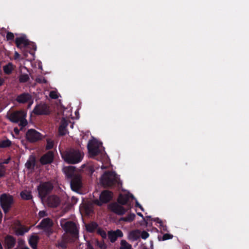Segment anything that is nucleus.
<instances>
[{"mask_svg":"<svg viewBox=\"0 0 249 249\" xmlns=\"http://www.w3.org/2000/svg\"><path fill=\"white\" fill-rule=\"evenodd\" d=\"M34 102V99L31 95V99L29 100V101L26 103V104H28V107H30L32 106V105L33 104Z\"/></svg>","mask_w":249,"mask_h":249,"instance_id":"obj_46","label":"nucleus"},{"mask_svg":"<svg viewBox=\"0 0 249 249\" xmlns=\"http://www.w3.org/2000/svg\"><path fill=\"white\" fill-rule=\"evenodd\" d=\"M19 80L20 82L25 83L29 80V77L27 74H23L20 75Z\"/></svg>","mask_w":249,"mask_h":249,"instance_id":"obj_36","label":"nucleus"},{"mask_svg":"<svg viewBox=\"0 0 249 249\" xmlns=\"http://www.w3.org/2000/svg\"><path fill=\"white\" fill-rule=\"evenodd\" d=\"M119 249H132V245L125 240H122L120 242Z\"/></svg>","mask_w":249,"mask_h":249,"instance_id":"obj_31","label":"nucleus"},{"mask_svg":"<svg viewBox=\"0 0 249 249\" xmlns=\"http://www.w3.org/2000/svg\"><path fill=\"white\" fill-rule=\"evenodd\" d=\"M95 245L99 247L100 249H106L107 248V245L105 243L104 241H99L98 240L95 241Z\"/></svg>","mask_w":249,"mask_h":249,"instance_id":"obj_34","label":"nucleus"},{"mask_svg":"<svg viewBox=\"0 0 249 249\" xmlns=\"http://www.w3.org/2000/svg\"><path fill=\"white\" fill-rule=\"evenodd\" d=\"M5 175V171L2 166H0V178L4 177Z\"/></svg>","mask_w":249,"mask_h":249,"instance_id":"obj_45","label":"nucleus"},{"mask_svg":"<svg viewBox=\"0 0 249 249\" xmlns=\"http://www.w3.org/2000/svg\"><path fill=\"white\" fill-rule=\"evenodd\" d=\"M98 225L95 222H91L86 225V229L89 233H93L95 230L98 229Z\"/></svg>","mask_w":249,"mask_h":249,"instance_id":"obj_25","label":"nucleus"},{"mask_svg":"<svg viewBox=\"0 0 249 249\" xmlns=\"http://www.w3.org/2000/svg\"><path fill=\"white\" fill-rule=\"evenodd\" d=\"M26 117V112L23 110H20L11 113L9 119L13 123H18L19 122V125L24 127L27 124Z\"/></svg>","mask_w":249,"mask_h":249,"instance_id":"obj_5","label":"nucleus"},{"mask_svg":"<svg viewBox=\"0 0 249 249\" xmlns=\"http://www.w3.org/2000/svg\"><path fill=\"white\" fill-rule=\"evenodd\" d=\"M84 154L79 149L71 148L65 151L62 155L64 160L70 164L80 162L83 159Z\"/></svg>","mask_w":249,"mask_h":249,"instance_id":"obj_2","label":"nucleus"},{"mask_svg":"<svg viewBox=\"0 0 249 249\" xmlns=\"http://www.w3.org/2000/svg\"><path fill=\"white\" fill-rule=\"evenodd\" d=\"M15 43L18 48H20L22 45H23L24 49H27L29 46L32 50L36 51V45L33 42H30L25 37L21 36L17 37L15 40Z\"/></svg>","mask_w":249,"mask_h":249,"instance_id":"obj_9","label":"nucleus"},{"mask_svg":"<svg viewBox=\"0 0 249 249\" xmlns=\"http://www.w3.org/2000/svg\"><path fill=\"white\" fill-rule=\"evenodd\" d=\"M173 235L169 233H165L162 236H158V239L159 241H165L169 239H172Z\"/></svg>","mask_w":249,"mask_h":249,"instance_id":"obj_33","label":"nucleus"},{"mask_svg":"<svg viewBox=\"0 0 249 249\" xmlns=\"http://www.w3.org/2000/svg\"><path fill=\"white\" fill-rule=\"evenodd\" d=\"M68 125V121L63 118L60 122V124L59 127H63V128H67Z\"/></svg>","mask_w":249,"mask_h":249,"instance_id":"obj_39","label":"nucleus"},{"mask_svg":"<svg viewBox=\"0 0 249 249\" xmlns=\"http://www.w3.org/2000/svg\"><path fill=\"white\" fill-rule=\"evenodd\" d=\"M37 81L39 83H41L42 82V80L40 79H38Z\"/></svg>","mask_w":249,"mask_h":249,"instance_id":"obj_57","label":"nucleus"},{"mask_svg":"<svg viewBox=\"0 0 249 249\" xmlns=\"http://www.w3.org/2000/svg\"><path fill=\"white\" fill-rule=\"evenodd\" d=\"M47 202L50 207L56 208L60 204V200L57 196L51 195L47 197Z\"/></svg>","mask_w":249,"mask_h":249,"instance_id":"obj_18","label":"nucleus"},{"mask_svg":"<svg viewBox=\"0 0 249 249\" xmlns=\"http://www.w3.org/2000/svg\"><path fill=\"white\" fill-rule=\"evenodd\" d=\"M14 131H15V132H16V131H17V130H16V129H14Z\"/></svg>","mask_w":249,"mask_h":249,"instance_id":"obj_60","label":"nucleus"},{"mask_svg":"<svg viewBox=\"0 0 249 249\" xmlns=\"http://www.w3.org/2000/svg\"><path fill=\"white\" fill-rule=\"evenodd\" d=\"M146 218L147 219L150 218H151V216H146Z\"/></svg>","mask_w":249,"mask_h":249,"instance_id":"obj_59","label":"nucleus"},{"mask_svg":"<svg viewBox=\"0 0 249 249\" xmlns=\"http://www.w3.org/2000/svg\"><path fill=\"white\" fill-rule=\"evenodd\" d=\"M87 248L86 249H94L92 245L89 242L87 243Z\"/></svg>","mask_w":249,"mask_h":249,"instance_id":"obj_49","label":"nucleus"},{"mask_svg":"<svg viewBox=\"0 0 249 249\" xmlns=\"http://www.w3.org/2000/svg\"><path fill=\"white\" fill-rule=\"evenodd\" d=\"M14 131H15V132H16V131H17V130H16V129H14Z\"/></svg>","mask_w":249,"mask_h":249,"instance_id":"obj_61","label":"nucleus"},{"mask_svg":"<svg viewBox=\"0 0 249 249\" xmlns=\"http://www.w3.org/2000/svg\"><path fill=\"white\" fill-rule=\"evenodd\" d=\"M53 142L51 141V140H47V143L46 145V150H50L52 149L53 147Z\"/></svg>","mask_w":249,"mask_h":249,"instance_id":"obj_37","label":"nucleus"},{"mask_svg":"<svg viewBox=\"0 0 249 249\" xmlns=\"http://www.w3.org/2000/svg\"><path fill=\"white\" fill-rule=\"evenodd\" d=\"M153 220L159 224H160V226H161L162 224V221L158 217L155 218L153 219Z\"/></svg>","mask_w":249,"mask_h":249,"instance_id":"obj_47","label":"nucleus"},{"mask_svg":"<svg viewBox=\"0 0 249 249\" xmlns=\"http://www.w3.org/2000/svg\"><path fill=\"white\" fill-rule=\"evenodd\" d=\"M4 83V80L3 78L0 76V87L3 85Z\"/></svg>","mask_w":249,"mask_h":249,"instance_id":"obj_53","label":"nucleus"},{"mask_svg":"<svg viewBox=\"0 0 249 249\" xmlns=\"http://www.w3.org/2000/svg\"><path fill=\"white\" fill-rule=\"evenodd\" d=\"M31 95L28 92H23L17 95L15 101L19 104H25L31 99Z\"/></svg>","mask_w":249,"mask_h":249,"instance_id":"obj_19","label":"nucleus"},{"mask_svg":"<svg viewBox=\"0 0 249 249\" xmlns=\"http://www.w3.org/2000/svg\"><path fill=\"white\" fill-rule=\"evenodd\" d=\"M22 199L24 200H31L33 198L31 192L27 190H24L21 192L20 194Z\"/></svg>","mask_w":249,"mask_h":249,"instance_id":"obj_26","label":"nucleus"},{"mask_svg":"<svg viewBox=\"0 0 249 249\" xmlns=\"http://www.w3.org/2000/svg\"><path fill=\"white\" fill-rule=\"evenodd\" d=\"M53 187L51 181L40 182L37 187L38 197L42 201L44 200L51 194Z\"/></svg>","mask_w":249,"mask_h":249,"instance_id":"obj_3","label":"nucleus"},{"mask_svg":"<svg viewBox=\"0 0 249 249\" xmlns=\"http://www.w3.org/2000/svg\"><path fill=\"white\" fill-rule=\"evenodd\" d=\"M5 163H8L7 161H6V162Z\"/></svg>","mask_w":249,"mask_h":249,"instance_id":"obj_63","label":"nucleus"},{"mask_svg":"<svg viewBox=\"0 0 249 249\" xmlns=\"http://www.w3.org/2000/svg\"><path fill=\"white\" fill-rule=\"evenodd\" d=\"M54 154L53 151H50L44 154L40 159L41 164L45 165L51 163L53 160Z\"/></svg>","mask_w":249,"mask_h":249,"instance_id":"obj_16","label":"nucleus"},{"mask_svg":"<svg viewBox=\"0 0 249 249\" xmlns=\"http://www.w3.org/2000/svg\"><path fill=\"white\" fill-rule=\"evenodd\" d=\"M53 226V222L50 218H45L37 225V228L43 230L49 234L52 233V227Z\"/></svg>","mask_w":249,"mask_h":249,"instance_id":"obj_8","label":"nucleus"},{"mask_svg":"<svg viewBox=\"0 0 249 249\" xmlns=\"http://www.w3.org/2000/svg\"><path fill=\"white\" fill-rule=\"evenodd\" d=\"M18 245L19 247H20V248H21V247H23L25 245V241L23 239H18Z\"/></svg>","mask_w":249,"mask_h":249,"instance_id":"obj_43","label":"nucleus"},{"mask_svg":"<svg viewBox=\"0 0 249 249\" xmlns=\"http://www.w3.org/2000/svg\"><path fill=\"white\" fill-rule=\"evenodd\" d=\"M14 202V197L10 194L3 193L0 196V205L5 214L10 211Z\"/></svg>","mask_w":249,"mask_h":249,"instance_id":"obj_4","label":"nucleus"},{"mask_svg":"<svg viewBox=\"0 0 249 249\" xmlns=\"http://www.w3.org/2000/svg\"><path fill=\"white\" fill-rule=\"evenodd\" d=\"M163 230H164V231H166V230H167V229H166V227H163Z\"/></svg>","mask_w":249,"mask_h":249,"instance_id":"obj_58","label":"nucleus"},{"mask_svg":"<svg viewBox=\"0 0 249 249\" xmlns=\"http://www.w3.org/2000/svg\"><path fill=\"white\" fill-rule=\"evenodd\" d=\"M107 235L111 243H114L117 240L118 237H122L123 236V233L121 230L118 229L115 231H108Z\"/></svg>","mask_w":249,"mask_h":249,"instance_id":"obj_17","label":"nucleus"},{"mask_svg":"<svg viewBox=\"0 0 249 249\" xmlns=\"http://www.w3.org/2000/svg\"><path fill=\"white\" fill-rule=\"evenodd\" d=\"M63 171L67 178L71 179L76 175L74 174L75 167L72 166L64 167Z\"/></svg>","mask_w":249,"mask_h":249,"instance_id":"obj_21","label":"nucleus"},{"mask_svg":"<svg viewBox=\"0 0 249 249\" xmlns=\"http://www.w3.org/2000/svg\"><path fill=\"white\" fill-rule=\"evenodd\" d=\"M56 246L60 249H67L68 242L66 239H63L60 241H57Z\"/></svg>","mask_w":249,"mask_h":249,"instance_id":"obj_29","label":"nucleus"},{"mask_svg":"<svg viewBox=\"0 0 249 249\" xmlns=\"http://www.w3.org/2000/svg\"><path fill=\"white\" fill-rule=\"evenodd\" d=\"M130 198H132V199L135 198L132 194H120L118 197L117 201L119 204L122 205H127L128 209H130V204L128 203Z\"/></svg>","mask_w":249,"mask_h":249,"instance_id":"obj_13","label":"nucleus"},{"mask_svg":"<svg viewBox=\"0 0 249 249\" xmlns=\"http://www.w3.org/2000/svg\"><path fill=\"white\" fill-rule=\"evenodd\" d=\"M112 195L113 194L111 191L104 190L100 196L99 200L97 199L95 200V203L98 206H101L103 203H107L112 199Z\"/></svg>","mask_w":249,"mask_h":249,"instance_id":"obj_7","label":"nucleus"},{"mask_svg":"<svg viewBox=\"0 0 249 249\" xmlns=\"http://www.w3.org/2000/svg\"><path fill=\"white\" fill-rule=\"evenodd\" d=\"M137 214L139 216L142 217L143 218V219L145 221V218H144L143 215H142V214L141 213H138Z\"/></svg>","mask_w":249,"mask_h":249,"instance_id":"obj_54","label":"nucleus"},{"mask_svg":"<svg viewBox=\"0 0 249 249\" xmlns=\"http://www.w3.org/2000/svg\"><path fill=\"white\" fill-rule=\"evenodd\" d=\"M18 225L20 227L17 228L15 230V233L17 235L22 236L29 231V228L22 226L20 222H18Z\"/></svg>","mask_w":249,"mask_h":249,"instance_id":"obj_22","label":"nucleus"},{"mask_svg":"<svg viewBox=\"0 0 249 249\" xmlns=\"http://www.w3.org/2000/svg\"><path fill=\"white\" fill-rule=\"evenodd\" d=\"M141 236L143 239H146L149 236V234L145 231H142V232H141Z\"/></svg>","mask_w":249,"mask_h":249,"instance_id":"obj_42","label":"nucleus"},{"mask_svg":"<svg viewBox=\"0 0 249 249\" xmlns=\"http://www.w3.org/2000/svg\"><path fill=\"white\" fill-rule=\"evenodd\" d=\"M12 144V142L9 139L2 140L0 142V148H7Z\"/></svg>","mask_w":249,"mask_h":249,"instance_id":"obj_32","label":"nucleus"},{"mask_svg":"<svg viewBox=\"0 0 249 249\" xmlns=\"http://www.w3.org/2000/svg\"><path fill=\"white\" fill-rule=\"evenodd\" d=\"M5 163H8L7 161H6V162Z\"/></svg>","mask_w":249,"mask_h":249,"instance_id":"obj_62","label":"nucleus"},{"mask_svg":"<svg viewBox=\"0 0 249 249\" xmlns=\"http://www.w3.org/2000/svg\"><path fill=\"white\" fill-rule=\"evenodd\" d=\"M150 248L153 249V242L152 241H150Z\"/></svg>","mask_w":249,"mask_h":249,"instance_id":"obj_55","label":"nucleus"},{"mask_svg":"<svg viewBox=\"0 0 249 249\" xmlns=\"http://www.w3.org/2000/svg\"><path fill=\"white\" fill-rule=\"evenodd\" d=\"M68 131L67 128H63L59 127L58 128V133L60 136H65L67 133Z\"/></svg>","mask_w":249,"mask_h":249,"instance_id":"obj_38","label":"nucleus"},{"mask_svg":"<svg viewBox=\"0 0 249 249\" xmlns=\"http://www.w3.org/2000/svg\"><path fill=\"white\" fill-rule=\"evenodd\" d=\"M28 53L32 54V53H31L30 51L28 52L27 51L24 50V51H23V55L25 56V57H27L28 56Z\"/></svg>","mask_w":249,"mask_h":249,"instance_id":"obj_51","label":"nucleus"},{"mask_svg":"<svg viewBox=\"0 0 249 249\" xmlns=\"http://www.w3.org/2000/svg\"><path fill=\"white\" fill-rule=\"evenodd\" d=\"M141 231L139 230H135L129 232V237L134 241L137 240L140 237Z\"/></svg>","mask_w":249,"mask_h":249,"instance_id":"obj_27","label":"nucleus"},{"mask_svg":"<svg viewBox=\"0 0 249 249\" xmlns=\"http://www.w3.org/2000/svg\"><path fill=\"white\" fill-rule=\"evenodd\" d=\"M26 139L31 142H35L42 139V135L36 130L31 129L28 130L26 134Z\"/></svg>","mask_w":249,"mask_h":249,"instance_id":"obj_10","label":"nucleus"},{"mask_svg":"<svg viewBox=\"0 0 249 249\" xmlns=\"http://www.w3.org/2000/svg\"><path fill=\"white\" fill-rule=\"evenodd\" d=\"M100 182L105 188H111L122 184L119 176L114 171H106L101 176Z\"/></svg>","mask_w":249,"mask_h":249,"instance_id":"obj_1","label":"nucleus"},{"mask_svg":"<svg viewBox=\"0 0 249 249\" xmlns=\"http://www.w3.org/2000/svg\"><path fill=\"white\" fill-rule=\"evenodd\" d=\"M33 112L36 115H48L50 112L47 104H40L36 106Z\"/></svg>","mask_w":249,"mask_h":249,"instance_id":"obj_11","label":"nucleus"},{"mask_svg":"<svg viewBox=\"0 0 249 249\" xmlns=\"http://www.w3.org/2000/svg\"><path fill=\"white\" fill-rule=\"evenodd\" d=\"M135 206L136 207H138L139 208L141 209V210L142 211H144V209L143 208V207L142 206V205L136 200V205H135Z\"/></svg>","mask_w":249,"mask_h":249,"instance_id":"obj_48","label":"nucleus"},{"mask_svg":"<svg viewBox=\"0 0 249 249\" xmlns=\"http://www.w3.org/2000/svg\"><path fill=\"white\" fill-rule=\"evenodd\" d=\"M16 243V238L12 235H8L4 239V247L5 249H13Z\"/></svg>","mask_w":249,"mask_h":249,"instance_id":"obj_20","label":"nucleus"},{"mask_svg":"<svg viewBox=\"0 0 249 249\" xmlns=\"http://www.w3.org/2000/svg\"><path fill=\"white\" fill-rule=\"evenodd\" d=\"M135 216L136 215L134 213H130L125 217H121L120 219V221L131 222L134 220Z\"/></svg>","mask_w":249,"mask_h":249,"instance_id":"obj_30","label":"nucleus"},{"mask_svg":"<svg viewBox=\"0 0 249 249\" xmlns=\"http://www.w3.org/2000/svg\"><path fill=\"white\" fill-rule=\"evenodd\" d=\"M19 54L17 52H15L14 54V59L17 60L19 58Z\"/></svg>","mask_w":249,"mask_h":249,"instance_id":"obj_50","label":"nucleus"},{"mask_svg":"<svg viewBox=\"0 0 249 249\" xmlns=\"http://www.w3.org/2000/svg\"><path fill=\"white\" fill-rule=\"evenodd\" d=\"M6 38L7 40H13L14 38V35L13 33L8 32L6 35Z\"/></svg>","mask_w":249,"mask_h":249,"instance_id":"obj_40","label":"nucleus"},{"mask_svg":"<svg viewBox=\"0 0 249 249\" xmlns=\"http://www.w3.org/2000/svg\"><path fill=\"white\" fill-rule=\"evenodd\" d=\"M87 148L90 156L91 158H94L100 153L99 146L92 141H89V142Z\"/></svg>","mask_w":249,"mask_h":249,"instance_id":"obj_15","label":"nucleus"},{"mask_svg":"<svg viewBox=\"0 0 249 249\" xmlns=\"http://www.w3.org/2000/svg\"><path fill=\"white\" fill-rule=\"evenodd\" d=\"M39 240V237L37 235H33L29 239V244L33 249L37 248V243Z\"/></svg>","mask_w":249,"mask_h":249,"instance_id":"obj_23","label":"nucleus"},{"mask_svg":"<svg viewBox=\"0 0 249 249\" xmlns=\"http://www.w3.org/2000/svg\"><path fill=\"white\" fill-rule=\"evenodd\" d=\"M36 158L34 156L30 157L29 160L27 161L25 163V167L29 170H34L36 166Z\"/></svg>","mask_w":249,"mask_h":249,"instance_id":"obj_24","label":"nucleus"},{"mask_svg":"<svg viewBox=\"0 0 249 249\" xmlns=\"http://www.w3.org/2000/svg\"><path fill=\"white\" fill-rule=\"evenodd\" d=\"M61 226L67 233H69L73 237H78L79 231L76 224L71 221L65 222L64 224L61 223Z\"/></svg>","mask_w":249,"mask_h":249,"instance_id":"obj_6","label":"nucleus"},{"mask_svg":"<svg viewBox=\"0 0 249 249\" xmlns=\"http://www.w3.org/2000/svg\"><path fill=\"white\" fill-rule=\"evenodd\" d=\"M38 215L40 218H42L47 216V213L45 211H41L39 212Z\"/></svg>","mask_w":249,"mask_h":249,"instance_id":"obj_44","label":"nucleus"},{"mask_svg":"<svg viewBox=\"0 0 249 249\" xmlns=\"http://www.w3.org/2000/svg\"><path fill=\"white\" fill-rule=\"evenodd\" d=\"M71 188L74 192H78L82 187V178L79 175H75L71 179Z\"/></svg>","mask_w":249,"mask_h":249,"instance_id":"obj_12","label":"nucleus"},{"mask_svg":"<svg viewBox=\"0 0 249 249\" xmlns=\"http://www.w3.org/2000/svg\"><path fill=\"white\" fill-rule=\"evenodd\" d=\"M46 82H47V81H46V79H43L42 80V83H46Z\"/></svg>","mask_w":249,"mask_h":249,"instance_id":"obj_56","label":"nucleus"},{"mask_svg":"<svg viewBox=\"0 0 249 249\" xmlns=\"http://www.w3.org/2000/svg\"><path fill=\"white\" fill-rule=\"evenodd\" d=\"M49 96H50V98H51L52 99H57L58 97L56 92H55L54 91H51L50 92Z\"/></svg>","mask_w":249,"mask_h":249,"instance_id":"obj_41","label":"nucleus"},{"mask_svg":"<svg viewBox=\"0 0 249 249\" xmlns=\"http://www.w3.org/2000/svg\"><path fill=\"white\" fill-rule=\"evenodd\" d=\"M71 200H72V201L74 204H75L77 202V201H78V199L76 197H74V196H72V197Z\"/></svg>","mask_w":249,"mask_h":249,"instance_id":"obj_52","label":"nucleus"},{"mask_svg":"<svg viewBox=\"0 0 249 249\" xmlns=\"http://www.w3.org/2000/svg\"><path fill=\"white\" fill-rule=\"evenodd\" d=\"M97 233L99 235H100L103 239H105L107 238V235L106 232L104 230H103L102 228H98L97 231Z\"/></svg>","mask_w":249,"mask_h":249,"instance_id":"obj_35","label":"nucleus"},{"mask_svg":"<svg viewBox=\"0 0 249 249\" xmlns=\"http://www.w3.org/2000/svg\"><path fill=\"white\" fill-rule=\"evenodd\" d=\"M109 209L114 213L118 215H123L129 209L124 208L122 205H119L116 203H113L109 205Z\"/></svg>","mask_w":249,"mask_h":249,"instance_id":"obj_14","label":"nucleus"},{"mask_svg":"<svg viewBox=\"0 0 249 249\" xmlns=\"http://www.w3.org/2000/svg\"><path fill=\"white\" fill-rule=\"evenodd\" d=\"M14 69V66L13 64L9 62L5 66H4L3 67V70L5 73L6 74H11L13 71Z\"/></svg>","mask_w":249,"mask_h":249,"instance_id":"obj_28","label":"nucleus"}]
</instances>
